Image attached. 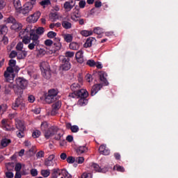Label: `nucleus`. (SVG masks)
Here are the masks:
<instances>
[{
  "instance_id": "nucleus-43",
  "label": "nucleus",
  "mask_w": 178,
  "mask_h": 178,
  "mask_svg": "<svg viewBox=\"0 0 178 178\" xmlns=\"http://www.w3.org/2000/svg\"><path fill=\"white\" fill-rule=\"evenodd\" d=\"M81 34L83 37H88V35H92L93 32H92V31L84 30V31H81Z\"/></svg>"
},
{
  "instance_id": "nucleus-62",
  "label": "nucleus",
  "mask_w": 178,
  "mask_h": 178,
  "mask_svg": "<svg viewBox=\"0 0 178 178\" xmlns=\"http://www.w3.org/2000/svg\"><path fill=\"white\" fill-rule=\"evenodd\" d=\"M15 172H20V170H22V164L20 163H17L15 165Z\"/></svg>"
},
{
  "instance_id": "nucleus-13",
  "label": "nucleus",
  "mask_w": 178,
  "mask_h": 178,
  "mask_svg": "<svg viewBox=\"0 0 178 178\" xmlns=\"http://www.w3.org/2000/svg\"><path fill=\"white\" fill-rule=\"evenodd\" d=\"M55 155L51 154L47 159L44 160V166L49 168L55 165Z\"/></svg>"
},
{
  "instance_id": "nucleus-49",
  "label": "nucleus",
  "mask_w": 178,
  "mask_h": 178,
  "mask_svg": "<svg viewBox=\"0 0 178 178\" xmlns=\"http://www.w3.org/2000/svg\"><path fill=\"white\" fill-rule=\"evenodd\" d=\"M17 137L19 138H23L24 137V130H19L16 131Z\"/></svg>"
},
{
  "instance_id": "nucleus-11",
  "label": "nucleus",
  "mask_w": 178,
  "mask_h": 178,
  "mask_svg": "<svg viewBox=\"0 0 178 178\" xmlns=\"http://www.w3.org/2000/svg\"><path fill=\"white\" fill-rule=\"evenodd\" d=\"M62 106V102L61 101H57L55 103L52 104V110L51 111V116H55L56 113H58V111L60 109V107Z\"/></svg>"
},
{
  "instance_id": "nucleus-64",
  "label": "nucleus",
  "mask_w": 178,
  "mask_h": 178,
  "mask_svg": "<svg viewBox=\"0 0 178 178\" xmlns=\"http://www.w3.org/2000/svg\"><path fill=\"white\" fill-rule=\"evenodd\" d=\"M36 157H37L38 159L44 158V151H42V150L39 151V152L36 154Z\"/></svg>"
},
{
  "instance_id": "nucleus-22",
  "label": "nucleus",
  "mask_w": 178,
  "mask_h": 178,
  "mask_svg": "<svg viewBox=\"0 0 178 178\" xmlns=\"http://www.w3.org/2000/svg\"><path fill=\"white\" fill-rule=\"evenodd\" d=\"M66 129H67V130H71L72 133H77L79 130H80L79 126L72 125V124L70 122L66 124Z\"/></svg>"
},
{
  "instance_id": "nucleus-46",
  "label": "nucleus",
  "mask_w": 178,
  "mask_h": 178,
  "mask_svg": "<svg viewBox=\"0 0 178 178\" xmlns=\"http://www.w3.org/2000/svg\"><path fill=\"white\" fill-rule=\"evenodd\" d=\"M40 136H41V131H38V130H35L33 133H32V137L33 138H38V137H40Z\"/></svg>"
},
{
  "instance_id": "nucleus-15",
  "label": "nucleus",
  "mask_w": 178,
  "mask_h": 178,
  "mask_svg": "<svg viewBox=\"0 0 178 178\" xmlns=\"http://www.w3.org/2000/svg\"><path fill=\"white\" fill-rule=\"evenodd\" d=\"M102 83L95 84L90 90V95L92 97H94V95H95L98 92V91H99L101 88H102Z\"/></svg>"
},
{
  "instance_id": "nucleus-35",
  "label": "nucleus",
  "mask_w": 178,
  "mask_h": 178,
  "mask_svg": "<svg viewBox=\"0 0 178 178\" xmlns=\"http://www.w3.org/2000/svg\"><path fill=\"white\" fill-rule=\"evenodd\" d=\"M70 49H72L73 51H77L79 49L80 45L77 42H71L69 45Z\"/></svg>"
},
{
  "instance_id": "nucleus-3",
  "label": "nucleus",
  "mask_w": 178,
  "mask_h": 178,
  "mask_svg": "<svg viewBox=\"0 0 178 178\" xmlns=\"http://www.w3.org/2000/svg\"><path fill=\"white\" fill-rule=\"evenodd\" d=\"M60 63L59 70H61V72H67V70H70L72 68L70 58L60 56Z\"/></svg>"
},
{
  "instance_id": "nucleus-59",
  "label": "nucleus",
  "mask_w": 178,
  "mask_h": 178,
  "mask_svg": "<svg viewBox=\"0 0 178 178\" xmlns=\"http://www.w3.org/2000/svg\"><path fill=\"white\" fill-rule=\"evenodd\" d=\"M85 79L88 83H91V81H92V75L87 74L85 76Z\"/></svg>"
},
{
  "instance_id": "nucleus-8",
  "label": "nucleus",
  "mask_w": 178,
  "mask_h": 178,
  "mask_svg": "<svg viewBox=\"0 0 178 178\" xmlns=\"http://www.w3.org/2000/svg\"><path fill=\"white\" fill-rule=\"evenodd\" d=\"M58 130H59V128H58V127L56 126H52L48 129H46L45 131H44L45 138L48 140L49 137H52V136L55 135Z\"/></svg>"
},
{
  "instance_id": "nucleus-48",
  "label": "nucleus",
  "mask_w": 178,
  "mask_h": 178,
  "mask_svg": "<svg viewBox=\"0 0 178 178\" xmlns=\"http://www.w3.org/2000/svg\"><path fill=\"white\" fill-rule=\"evenodd\" d=\"M92 33H94L95 34H97L98 35H99V34H102V29H101L100 27H95L93 29Z\"/></svg>"
},
{
  "instance_id": "nucleus-58",
  "label": "nucleus",
  "mask_w": 178,
  "mask_h": 178,
  "mask_svg": "<svg viewBox=\"0 0 178 178\" xmlns=\"http://www.w3.org/2000/svg\"><path fill=\"white\" fill-rule=\"evenodd\" d=\"M16 56L17 58V52L15 50H13L9 55V58H10V59H13V58H16Z\"/></svg>"
},
{
  "instance_id": "nucleus-9",
  "label": "nucleus",
  "mask_w": 178,
  "mask_h": 178,
  "mask_svg": "<svg viewBox=\"0 0 178 178\" xmlns=\"http://www.w3.org/2000/svg\"><path fill=\"white\" fill-rule=\"evenodd\" d=\"M39 39L40 35H33V36H32L31 38V40H32L33 42L28 45L29 49L33 51V49H34L35 47H38V45H40V40H38Z\"/></svg>"
},
{
  "instance_id": "nucleus-2",
  "label": "nucleus",
  "mask_w": 178,
  "mask_h": 178,
  "mask_svg": "<svg viewBox=\"0 0 178 178\" xmlns=\"http://www.w3.org/2000/svg\"><path fill=\"white\" fill-rule=\"evenodd\" d=\"M59 91L58 89H50L48 91V93L45 94L44 101L47 104H52L58 101V94Z\"/></svg>"
},
{
  "instance_id": "nucleus-55",
  "label": "nucleus",
  "mask_w": 178,
  "mask_h": 178,
  "mask_svg": "<svg viewBox=\"0 0 178 178\" xmlns=\"http://www.w3.org/2000/svg\"><path fill=\"white\" fill-rule=\"evenodd\" d=\"M47 35L48 38H55L56 36V32L49 31L47 33Z\"/></svg>"
},
{
  "instance_id": "nucleus-14",
  "label": "nucleus",
  "mask_w": 178,
  "mask_h": 178,
  "mask_svg": "<svg viewBox=\"0 0 178 178\" xmlns=\"http://www.w3.org/2000/svg\"><path fill=\"white\" fill-rule=\"evenodd\" d=\"M99 80L102 81V84L104 86H108L109 83L108 82V80L106 79V77H108V74L104 71H101L99 72Z\"/></svg>"
},
{
  "instance_id": "nucleus-53",
  "label": "nucleus",
  "mask_w": 178,
  "mask_h": 178,
  "mask_svg": "<svg viewBox=\"0 0 178 178\" xmlns=\"http://www.w3.org/2000/svg\"><path fill=\"white\" fill-rule=\"evenodd\" d=\"M40 4L41 6H48V5H51V1L50 0H43L40 1Z\"/></svg>"
},
{
  "instance_id": "nucleus-34",
  "label": "nucleus",
  "mask_w": 178,
  "mask_h": 178,
  "mask_svg": "<svg viewBox=\"0 0 178 178\" xmlns=\"http://www.w3.org/2000/svg\"><path fill=\"white\" fill-rule=\"evenodd\" d=\"M64 9H65V10H67V12H70V10H72V8L74 7V5L70 4V2L69 1H66L64 3Z\"/></svg>"
},
{
  "instance_id": "nucleus-24",
  "label": "nucleus",
  "mask_w": 178,
  "mask_h": 178,
  "mask_svg": "<svg viewBox=\"0 0 178 178\" xmlns=\"http://www.w3.org/2000/svg\"><path fill=\"white\" fill-rule=\"evenodd\" d=\"M13 90L15 95H17V97H23V90H24V88H21L20 86L14 85Z\"/></svg>"
},
{
  "instance_id": "nucleus-42",
  "label": "nucleus",
  "mask_w": 178,
  "mask_h": 178,
  "mask_svg": "<svg viewBox=\"0 0 178 178\" xmlns=\"http://www.w3.org/2000/svg\"><path fill=\"white\" fill-rule=\"evenodd\" d=\"M74 56V52L73 51H66L65 56H61V58H67V59H70V58H73Z\"/></svg>"
},
{
  "instance_id": "nucleus-20",
  "label": "nucleus",
  "mask_w": 178,
  "mask_h": 178,
  "mask_svg": "<svg viewBox=\"0 0 178 178\" xmlns=\"http://www.w3.org/2000/svg\"><path fill=\"white\" fill-rule=\"evenodd\" d=\"M77 98H87L88 97V92L84 89H79L76 92Z\"/></svg>"
},
{
  "instance_id": "nucleus-21",
  "label": "nucleus",
  "mask_w": 178,
  "mask_h": 178,
  "mask_svg": "<svg viewBox=\"0 0 178 178\" xmlns=\"http://www.w3.org/2000/svg\"><path fill=\"white\" fill-rule=\"evenodd\" d=\"M10 29L16 32H19L23 29V25L21 23L17 22V21H15V22L10 26Z\"/></svg>"
},
{
  "instance_id": "nucleus-39",
  "label": "nucleus",
  "mask_w": 178,
  "mask_h": 178,
  "mask_svg": "<svg viewBox=\"0 0 178 178\" xmlns=\"http://www.w3.org/2000/svg\"><path fill=\"white\" fill-rule=\"evenodd\" d=\"M6 33H8V26L5 24L0 25V35L6 34Z\"/></svg>"
},
{
  "instance_id": "nucleus-16",
  "label": "nucleus",
  "mask_w": 178,
  "mask_h": 178,
  "mask_svg": "<svg viewBox=\"0 0 178 178\" xmlns=\"http://www.w3.org/2000/svg\"><path fill=\"white\" fill-rule=\"evenodd\" d=\"M14 86L13 83L6 84L4 87V94L6 95H12V90L14 88Z\"/></svg>"
},
{
  "instance_id": "nucleus-10",
  "label": "nucleus",
  "mask_w": 178,
  "mask_h": 178,
  "mask_svg": "<svg viewBox=\"0 0 178 178\" xmlns=\"http://www.w3.org/2000/svg\"><path fill=\"white\" fill-rule=\"evenodd\" d=\"M41 16V13L40 11H38L35 13L34 14L30 15L26 18V21L29 23H35L38 21V19H40V17Z\"/></svg>"
},
{
  "instance_id": "nucleus-41",
  "label": "nucleus",
  "mask_w": 178,
  "mask_h": 178,
  "mask_svg": "<svg viewBox=\"0 0 178 178\" xmlns=\"http://www.w3.org/2000/svg\"><path fill=\"white\" fill-rule=\"evenodd\" d=\"M81 106H84L86 104H88V99L87 97H81L78 102Z\"/></svg>"
},
{
  "instance_id": "nucleus-7",
  "label": "nucleus",
  "mask_w": 178,
  "mask_h": 178,
  "mask_svg": "<svg viewBox=\"0 0 178 178\" xmlns=\"http://www.w3.org/2000/svg\"><path fill=\"white\" fill-rule=\"evenodd\" d=\"M91 168L92 169H94L95 172H98L99 173H106L109 169H112V167H109V165H106L104 168H101L97 163H92L91 165Z\"/></svg>"
},
{
  "instance_id": "nucleus-45",
  "label": "nucleus",
  "mask_w": 178,
  "mask_h": 178,
  "mask_svg": "<svg viewBox=\"0 0 178 178\" xmlns=\"http://www.w3.org/2000/svg\"><path fill=\"white\" fill-rule=\"evenodd\" d=\"M44 27H38L35 31V33L37 35H42L44 34Z\"/></svg>"
},
{
  "instance_id": "nucleus-33",
  "label": "nucleus",
  "mask_w": 178,
  "mask_h": 178,
  "mask_svg": "<svg viewBox=\"0 0 178 178\" xmlns=\"http://www.w3.org/2000/svg\"><path fill=\"white\" fill-rule=\"evenodd\" d=\"M13 3L16 10L20 12V10H22V3L20 2V0H14Z\"/></svg>"
},
{
  "instance_id": "nucleus-23",
  "label": "nucleus",
  "mask_w": 178,
  "mask_h": 178,
  "mask_svg": "<svg viewBox=\"0 0 178 178\" xmlns=\"http://www.w3.org/2000/svg\"><path fill=\"white\" fill-rule=\"evenodd\" d=\"M99 154H101L102 155H109V154L111 153V150L106 149V145H100V147H99Z\"/></svg>"
},
{
  "instance_id": "nucleus-19",
  "label": "nucleus",
  "mask_w": 178,
  "mask_h": 178,
  "mask_svg": "<svg viewBox=\"0 0 178 178\" xmlns=\"http://www.w3.org/2000/svg\"><path fill=\"white\" fill-rule=\"evenodd\" d=\"M4 77L6 79V81H7L8 84H13L15 74H9L8 72H4Z\"/></svg>"
},
{
  "instance_id": "nucleus-60",
  "label": "nucleus",
  "mask_w": 178,
  "mask_h": 178,
  "mask_svg": "<svg viewBox=\"0 0 178 178\" xmlns=\"http://www.w3.org/2000/svg\"><path fill=\"white\" fill-rule=\"evenodd\" d=\"M81 178H92V175L91 173L83 172Z\"/></svg>"
},
{
  "instance_id": "nucleus-27",
  "label": "nucleus",
  "mask_w": 178,
  "mask_h": 178,
  "mask_svg": "<svg viewBox=\"0 0 178 178\" xmlns=\"http://www.w3.org/2000/svg\"><path fill=\"white\" fill-rule=\"evenodd\" d=\"M1 123L3 124V127L4 129V130H6V131H11V130H15V128H13L12 126L9 125V124L6 123V121H5V120H3L1 121Z\"/></svg>"
},
{
  "instance_id": "nucleus-6",
  "label": "nucleus",
  "mask_w": 178,
  "mask_h": 178,
  "mask_svg": "<svg viewBox=\"0 0 178 178\" xmlns=\"http://www.w3.org/2000/svg\"><path fill=\"white\" fill-rule=\"evenodd\" d=\"M25 108L26 107V102L23 98V96H18L17 98L15 99V102L13 103L12 108L14 111H17V108Z\"/></svg>"
},
{
  "instance_id": "nucleus-18",
  "label": "nucleus",
  "mask_w": 178,
  "mask_h": 178,
  "mask_svg": "<svg viewBox=\"0 0 178 178\" xmlns=\"http://www.w3.org/2000/svg\"><path fill=\"white\" fill-rule=\"evenodd\" d=\"M12 143V140L6 138H3L1 139L0 142L1 149H3V148H6L9 145V144Z\"/></svg>"
},
{
  "instance_id": "nucleus-52",
  "label": "nucleus",
  "mask_w": 178,
  "mask_h": 178,
  "mask_svg": "<svg viewBox=\"0 0 178 178\" xmlns=\"http://www.w3.org/2000/svg\"><path fill=\"white\" fill-rule=\"evenodd\" d=\"M23 42H19L16 45V49L17 51H23Z\"/></svg>"
},
{
  "instance_id": "nucleus-25",
  "label": "nucleus",
  "mask_w": 178,
  "mask_h": 178,
  "mask_svg": "<svg viewBox=\"0 0 178 178\" xmlns=\"http://www.w3.org/2000/svg\"><path fill=\"white\" fill-rule=\"evenodd\" d=\"M15 126L17 130H21V131L26 130L24 122H23V121L20 120H15Z\"/></svg>"
},
{
  "instance_id": "nucleus-38",
  "label": "nucleus",
  "mask_w": 178,
  "mask_h": 178,
  "mask_svg": "<svg viewBox=\"0 0 178 178\" xmlns=\"http://www.w3.org/2000/svg\"><path fill=\"white\" fill-rule=\"evenodd\" d=\"M64 40L65 42H72L73 41V35L70 33L64 35Z\"/></svg>"
},
{
  "instance_id": "nucleus-36",
  "label": "nucleus",
  "mask_w": 178,
  "mask_h": 178,
  "mask_svg": "<svg viewBox=\"0 0 178 178\" xmlns=\"http://www.w3.org/2000/svg\"><path fill=\"white\" fill-rule=\"evenodd\" d=\"M70 88L72 92H77L80 90V85L79 83H73L71 85Z\"/></svg>"
},
{
  "instance_id": "nucleus-12",
  "label": "nucleus",
  "mask_w": 178,
  "mask_h": 178,
  "mask_svg": "<svg viewBox=\"0 0 178 178\" xmlns=\"http://www.w3.org/2000/svg\"><path fill=\"white\" fill-rule=\"evenodd\" d=\"M15 83L17 87H21L22 88H26L29 82L24 78L19 77L15 80Z\"/></svg>"
},
{
  "instance_id": "nucleus-29",
  "label": "nucleus",
  "mask_w": 178,
  "mask_h": 178,
  "mask_svg": "<svg viewBox=\"0 0 178 178\" xmlns=\"http://www.w3.org/2000/svg\"><path fill=\"white\" fill-rule=\"evenodd\" d=\"M17 54V59H24L27 56V51L26 50H19Z\"/></svg>"
},
{
  "instance_id": "nucleus-4",
  "label": "nucleus",
  "mask_w": 178,
  "mask_h": 178,
  "mask_svg": "<svg viewBox=\"0 0 178 178\" xmlns=\"http://www.w3.org/2000/svg\"><path fill=\"white\" fill-rule=\"evenodd\" d=\"M40 70L42 71V74L44 79L47 80L51 79V70L49 68V64L47 62H42L40 63Z\"/></svg>"
},
{
  "instance_id": "nucleus-30",
  "label": "nucleus",
  "mask_w": 178,
  "mask_h": 178,
  "mask_svg": "<svg viewBox=\"0 0 178 178\" xmlns=\"http://www.w3.org/2000/svg\"><path fill=\"white\" fill-rule=\"evenodd\" d=\"M62 138H63V132H60L59 130H58L54 134V140L56 141H60V140H62Z\"/></svg>"
},
{
  "instance_id": "nucleus-63",
  "label": "nucleus",
  "mask_w": 178,
  "mask_h": 178,
  "mask_svg": "<svg viewBox=\"0 0 178 178\" xmlns=\"http://www.w3.org/2000/svg\"><path fill=\"white\" fill-rule=\"evenodd\" d=\"M71 19L73 20V22H79L80 17L77 16L76 14H74L71 15Z\"/></svg>"
},
{
  "instance_id": "nucleus-28",
  "label": "nucleus",
  "mask_w": 178,
  "mask_h": 178,
  "mask_svg": "<svg viewBox=\"0 0 178 178\" xmlns=\"http://www.w3.org/2000/svg\"><path fill=\"white\" fill-rule=\"evenodd\" d=\"M4 23L6 24H13L14 23H16V19L14 18L13 16H9L4 19Z\"/></svg>"
},
{
  "instance_id": "nucleus-31",
  "label": "nucleus",
  "mask_w": 178,
  "mask_h": 178,
  "mask_svg": "<svg viewBox=\"0 0 178 178\" xmlns=\"http://www.w3.org/2000/svg\"><path fill=\"white\" fill-rule=\"evenodd\" d=\"M88 148L86 146H79L76 149V152L79 155H81V154H84V152H87Z\"/></svg>"
},
{
  "instance_id": "nucleus-1",
  "label": "nucleus",
  "mask_w": 178,
  "mask_h": 178,
  "mask_svg": "<svg viewBox=\"0 0 178 178\" xmlns=\"http://www.w3.org/2000/svg\"><path fill=\"white\" fill-rule=\"evenodd\" d=\"M33 26L31 25H28L26 29H21L19 33V37L22 40L23 44L27 45L31 42V37L37 35L35 33V29H32Z\"/></svg>"
},
{
  "instance_id": "nucleus-17",
  "label": "nucleus",
  "mask_w": 178,
  "mask_h": 178,
  "mask_svg": "<svg viewBox=\"0 0 178 178\" xmlns=\"http://www.w3.org/2000/svg\"><path fill=\"white\" fill-rule=\"evenodd\" d=\"M95 42H97L95 38H88L84 43L83 47L84 48H90V47H92V44Z\"/></svg>"
},
{
  "instance_id": "nucleus-51",
  "label": "nucleus",
  "mask_w": 178,
  "mask_h": 178,
  "mask_svg": "<svg viewBox=\"0 0 178 178\" xmlns=\"http://www.w3.org/2000/svg\"><path fill=\"white\" fill-rule=\"evenodd\" d=\"M40 129L42 131H45L48 129V123L47 122H42Z\"/></svg>"
},
{
  "instance_id": "nucleus-5",
  "label": "nucleus",
  "mask_w": 178,
  "mask_h": 178,
  "mask_svg": "<svg viewBox=\"0 0 178 178\" xmlns=\"http://www.w3.org/2000/svg\"><path fill=\"white\" fill-rule=\"evenodd\" d=\"M36 3L37 1H26L19 12L22 13V15H29V13L33 10V8Z\"/></svg>"
},
{
  "instance_id": "nucleus-32",
  "label": "nucleus",
  "mask_w": 178,
  "mask_h": 178,
  "mask_svg": "<svg viewBox=\"0 0 178 178\" xmlns=\"http://www.w3.org/2000/svg\"><path fill=\"white\" fill-rule=\"evenodd\" d=\"M56 176V177H58V176H60V175H63V170H60L59 168H54L52 170V173Z\"/></svg>"
},
{
  "instance_id": "nucleus-50",
  "label": "nucleus",
  "mask_w": 178,
  "mask_h": 178,
  "mask_svg": "<svg viewBox=\"0 0 178 178\" xmlns=\"http://www.w3.org/2000/svg\"><path fill=\"white\" fill-rule=\"evenodd\" d=\"M59 41H60V40H58V41L57 42H55L54 44V45L56 48L55 51H59L62 48V44Z\"/></svg>"
},
{
  "instance_id": "nucleus-26",
  "label": "nucleus",
  "mask_w": 178,
  "mask_h": 178,
  "mask_svg": "<svg viewBox=\"0 0 178 178\" xmlns=\"http://www.w3.org/2000/svg\"><path fill=\"white\" fill-rule=\"evenodd\" d=\"M61 25L65 30H70V29H72V23L67 21V19L66 18L63 19Z\"/></svg>"
},
{
  "instance_id": "nucleus-57",
  "label": "nucleus",
  "mask_w": 178,
  "mask_h": 178,
  "mask_svg": "<svg viewBox=\"0 0 178 178\" xmlns=\"http://www.w3.org/2000/svg\"><path fill=\"white\" fill-rule=\"evenodd\" d=\"M75 162H76V163H79V164L83 163V162H84V157H83V156L76 157L75 159Z\"/></svg>"
},
{
  "instance_id": "nucleus-47",
  "label": "nucleus",
  "mask_w": 178,
  "mask_h": 178,
  "mask_svg": "<svg viewBox=\"0 0 178 178\" xmlns=\"http://www.w3.org/2000/svg\"><path fill=\"white\" fill-rule=\"evenodd\" d=\"M63 176L64 178H73L72 175H70L66 170H63Z\"/></svg>"
},
{
  "instance_id": "nucleus-56",
  "label": "nucleus",
  "mask_w": 178,
  "mask_h": 178,
  "mask_svg": "<svg viewBox=\"0 0 178 178\" xmlns=\"http://www.w3.org/2000/svg\"><path fill=\"white\" fill-rule=\"evenodd\" d=\"M67 163H74L76 162V159L72 156H70L67 158Z\"/></svg>"
},
{
  "instance_id": "nucleus-54",
  "label": "nucleus",
  "mask_w": 178,
  "mask_h": 178,
  "mask_svg": "<svg viewBox=\"0 0 178 178\" xmlns=\"http://www.w3.org/2000/svg\"><path fill=\"white\" fill-rule=\"evenodd\" d=\"M86 65L90 67H94L96 65V63L94 60H88L86 63Z\"/></svg>"
},
{
  "instance_id": "nucleus-61",
  "label": "nucleus",
  "mask_w": 178,
  "mask_h": 178,
  "mask_svg": "<svg viewBox=\"0 0 178 178\" xmlns=\"http://www.w3.org/2000/svg\"><path fill=\"white\" fill-rule=\"evenodd\" d=\"M52 44H54V41L50 39H47L44 41V45H46V47H51Z\"/></svg>"
},
{
  "instance_id": "nucleus-40",
  "label": "nucleus",
  "mask_w": 178,
  "mask_h": 178,
  "mask_svg": "<svg viewBox=\"0 0 178 178\" xmlns=\"http://www.w3.org/2000/svg\"><path fill=\"white\" fill-rule=\"evenodd\" d=\"M40 175H42L43 177H49V175H51V170H42Z\"/></svg>"
},
{
  "instance_id": "nucleus-37",
  "label": "nucleus",
  "mask_w": 178,
  "mask_h": 178,
  "mask_svg": "<svg viewBox=\"0 0 178 178\" xmlns=\"http://www.w3.org/2000/svg\"><path fill=\"white\" fill-rule=\"evenodd\" d=\"M49 19L51 22H56V20L59 19V15H58V13H51L49 15Z\"/></svg>"
},
{
  "instance_id": "nucleus-44",
  "label": "nucleus",
  "mask_w": 178,
  "mask_h": 178,
  "mask_svg": "<svg viewBox=\"0 0 178 178\" xmlns=\"http://www.w3.org/2000/svg\"><path fill=\"white\" fill-rule=\"evenodd\" d=\"M113 170L123 173L124 172V168L122 165H116L113 167Z\"/></svg>"
}]
</instances>
